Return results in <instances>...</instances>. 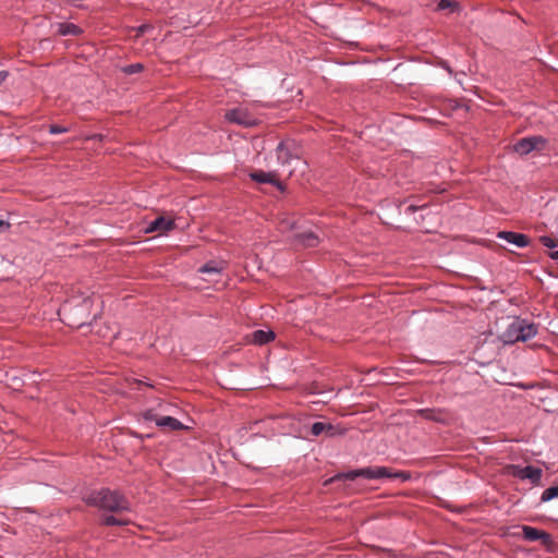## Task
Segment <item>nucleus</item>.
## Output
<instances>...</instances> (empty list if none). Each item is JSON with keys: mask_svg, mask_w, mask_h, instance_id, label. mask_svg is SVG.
Here are the masks:
<instances>
[{"mask_svg": "<svg viewBox=\"0 0 558 558\" xmlns=\"http://www.w3.org/2000/svg\"><path fill=\"white\" fill-rule=\"evenodd\" d=\"M84 501L88 506L98 507L102 510L113 513H124L131 511L129 500L119 492L102 488L88 493L84 497Z\"/></svg>", "mask_w": 558, "mask_h": 558, "instance_id": "obj_1", "label": "nucleus"}, {"mask_svg": "<svg viewBox=\"0 0 558 558\" xmlns=\"http://www.w3.org/2000/svg\"><path fill=\"white\" fill-rule=\"evenodd\" d=\"M365 477L367 480H377V478H401L402 481H408L410 475L404 472H391L390 469L386 466H369L354 471H350L347 473H340L336 476L327 480L324 485H329L331 483H336L338 481H353L356 477Z\"/></svg>", "mask_w": 558, "mask_h": 558, "instance_id": "obj_2", "label": "nucleus"}, {"mask_svg": "<svg viewBox=\"0 0 558 558\" xmlns=\"http://www.w3.org/2000/svg\"><path fill=\"white\" fill-rule=\"evenodd\" d=\"M537 333L534 324L526 323L520 318H512L507 324L506 329L498 336L499 340L505 344H513L518 341H526Z\"/></svg>", "mask_w": 558, "mask_h": 558, "instance_id": "obj_3", "label": "nucleus"}, {"mask_svg": "<svg viewBox=\"0 0 558 558\" xmlns=\"http://www.w3.org/2000/svg\"><path fill=\"white\" fill-rule=\"evenodd\" d=\"M226 119L244 128L257 125L260 121L259 117L248 107H239L228 110L225 114Z\"/></svg>", "mask_w": 558, "mask_h": 558, "instance_id": "obj_4", "label": "nucleus"}, {"mask_svg": "<svg viewBox=\"0 0 558 558\" xmlns=\"http://www.w3.org/2000/svg\"><path fill=\"white\" fill-rule=\"evenodd\" d=\"M507 469L508 473L513 475L514 477L521 480H530L535 485L539 484L543 474L541 469L531 465L522 468L519 465L511 464Z\"/></svg>", "mask_w": 558, "mask_h": 558, "instance_id": "obj_5", "label": "nucleus"}, {"mask_svg": "<svg viewBox=\"0 0 558 558\" xmlns=\"http://www.w3.org/2000/svg\"><path fill=\"white\" fill-rule=\"evenodd\" d=\"M521 529L524 539L530 542L539 541L547 549L553 550L554 541L549 533L530 525H522Z\"/></svg>", "mask_w": 558, "mask_h": 558, "instance_id": "obj_6", "label": "nucleus"}, {"mask_svg": "<svg viewBox=\"0 0 558 558\" xmlns=\"http://www.w3.org/2000/svg\"><path fill=\"white\" fill-rule=\"evenodd\" d=\"M544 145L545 140L542 136H532L521 138L514 144L513 149L520 155H527L534 149H542Z\"/></svg>", "mask_w": 558, "mask_h": 558, "instance_id": "obj_7", "label": "nucleus"}, {"mask_svg": "<svg viewBox=\"0 0 558 558\" xmlns=\"http://www.w3.org/2000/svg\"><path fill=\"white\" fill-rule=\"evenodd\" d=\"M497 238L502 239L518 247H525L530 244V239L525 234L512 231H500L497 233Z\"/></svg>", "mask_w": 558, "mask_h": 558, "instance_id": "obj_8", "label": "nucleus"}, {"mask_svg": "<svg viewBox=\"0 0 558 558\" xmlns=\"http://www.w3.org/2000/svg\"><path fill=\"white\" fill-rule=\"evenodd\" d=\"M223 263L209 262L199 268V272L207 276L205 280L217 281V277L221 275Z\"/></svg>", "mask_w": 558, "mask_h": 558, "instance_id": "obj_9", "label": "nucleus"}, {"mask_svg": "<svg viewBox=\"0 0 558 558\" xmlns=\"http://www.w3.org/2000/svg\"><path fill=\"white\" fill-rule=\"evenodd\" d=\"M173 220L160 216L148 225V227L146 228V232H166L173 229Z\"/></svg>", "mask_w": 558, "mask_h": 558, "instance_id": "obj_10", "label": "nucleus"}, {"mask_svg": "<svg viewBox=\"0 0 558 558\" xmlns=\"http://www.w3.org/2000/svg\"><path fill=\"white\" fill-rule=\"evenodd\" d=\"M251 179L258 182V183H269L276 186H280L279 179L277 178V174L274 172H265L262 170L252 172L250 174Z\"/></svg>", "mask_w": 558, "mask_h": 558, "instance_id": "obj_11", "label": "nucleus"}, {"mask_svg": "<svg viewBox=\"0 0 558 558\" xmlns=\"http://www.w3.org/2000/svg\"><path fill=\"white\" fill-rule=\"evenodd\" d=\"M295 236H296V241L300 244H302L304 246H308V247H314L319 242L318 235L316 233H314L313 231H305L302 233H298Z\"/></svg>", "mask_w": 558, "mask_h": 558, "instance_id": "obj_12", "label": "nucleus"}, {"mask_svg": "<svg viewBox=\"0 0 558 558\" xmlns=\"http://www.w3.org/2000/svg\"><path fill=\"white\" fill-rule=\"evenodd\" d=\"M311 433L313 436H319L325 433L328 436L336 434V427L329 423L316 422L312 425Z\"/></svg>", "mask_w": 558, "mask_h": 558, "instance_id": "obj_13", "label": "nucleus"}, {"mask_svg": "<svg viewBox=\"0 0 558 558\" xmlns=\"http://www.w3.org/2000/svg\"><path fill=\"white\" fill-rule=\"evenodd\" d=\"M157 426L162 428H169L171 430L184 428L183 424L172 416H160L157 420Z\"/></svg>", "mask_w": 558, "mask_h": 558, "instance_id": "obj_14", "label": "nucleus"}, {"mask_svg": "<svg viewBox=\"0 0 558 558\" xmlns=\"http://www.w3.org/2000/svg\"><path fill=\"white\" fill-rule=\"evenodd\" d=\"M57 32L61 36H78L82 29L73 23H59Z\"/></svg>", "mask_w": 558, "mask_h": 558, "instance_id": "obj_15", "label": "nucleus"}, {"mask_svg": "<svg viewBox=\"0 0 558 558\" xmlns=\"http://www.w3.org/2000/svg\"><path fill=\"white\" fill-rule=\"evenodd\" d=\"M277 158L282 165L290 162L292 156L290 154V147L288 142H281L277 147Z\"/></svg>", "mask_w": 558, "mask_h": 558, "instance_id": "obj_16", "label": "nucleus"}, {"mask_svg": "<svg viewBox=\"0 0 558 558\" xmlns=\"http://www.w3.org/2000/svg\"><path fill=\"white\" fill-rule=\"evenodd\" d=\"M275 338V335L272 331H265V330H255L252 333V341L257 344H265L272 340Z\"/></svg>", "mask_w": 558, "mask_h": 558, "instance_id": "obj_17", "label": "nucleus"}, {"mask_svg": "<svg viewBox=\"0 0 558 558\" xmlns=\"http://www.w3.org/2000/svg\"><path fill=\"white\" fill-rule=\"evenodd\" d=\"M130 520L123 518H117L114 515H106L102 519L105 525H128Z\"/></svg>", "mask_w": 558, "mask_h": 558, "instance_id": "obj_18", "label": "nucleus"}, {"mask_svg": "<svg viewBox=\"0 0 558 558\" xmlns=\"http://www.w3.org/2000/svg\"><path fill=\"white\" fill-rule=\"evenodd\" d=\"M554 498H558V485L545 489L541 496L543 502H547Z\"/></svg>", "mask_w": 558, "mask_h": 558, "instance_id": "obj_19", "label": "nucleus"}, {"mask_svg": "<svg viewBox=\"0 0 558 558\" xmlns=\"http://www.w3.org/2000/svg\"><path fill=\"white\" fill-rule=\"evenodd\" d=\"M459 8V3L453 0H440L437 4L438 10H447L450 9L454 11Z\"/></svg>", "mask_w": 558, "mask_h": 558, "instance_id": "obj_20", "label": "nucleus"}, {"mask_svg": "<svg viewBox=\"0 0 558 558\" xmlns=\"http://www.w3.org/2000/svg\"><path fill=\"white\" fill-rule=\"evenodd\" d=\"M539 241H541V243H542L544 246H546V247H548V248H551V250H553V248H555V247H558V240H555V239H553V238H550V236H547V235L541 236V238H539Z\"/></svg>", "mask_w": 558, "mask_h": 558, "instance_id": "obj_21", "label": "nucleus"}, {"mask_svg": "<svg viewBox=\"0 0 558 558\" xmlns=\"http://www.w3.org/2000/svg\"><path fill=\"white\" fill-rule=\"evenodd\" d=\"M150 29H153L151 25H149V24H142L138 27L135 28V32H136L135 37L142 36L147 31H150Z\"/></svg>", "mask_w": 558, "mask_h": 558, "instance_id": "obj_22", "label": "nucleus"}, {"mask_svg": "<svg viewBox=\"0 0 558 558\" xmlns=\"http://www.w3.org/2000/svg\"><path fill=\"white\" fill-rule=\"evenodd\" d=\"M160 416H158L156 413H154V411L149 410V411H146L144 413V418L146 421H154L156 424H157V420L159 418Z\"/></svg>", "mask_w": 558, "mask_h": 558, "instance_id": "obj_23", "label": "nucleus"}, {"mask_svg": "<svg viewBox=\"0 0 558 558\" xmlns=\"http://www.w3.org/2000/svg\"><path fill=\"white\" fill-rule=\"evenodd\" d=\"M66 131H68L66 128H62V126H59V125L52 124V125L49 126V132L51 134H60V133H64Z\"/></svg>", "mask_w": 558, "mask_h": 558, "instance_id": "obj_24", "label": "nucleus"}, {"mask_svg": "<svg viewBox=\"0 0 558 558\" xmlns=\"http://www.w3.org/2000/svg\"><path fill=\"white\" fill-rule=\"evenodd\" d=\"M121 70H132V71L144 70V66L142 63H132V64H129V65L122 68Z\"/></svg>", "mask_w": 558, "mask_h": 558, "instance_id": "obj_25", "label": "nucleus"}, {"mask_svg": "<svg viewBox=\"0 0 558 558\" xmlns=\"http://www.w3.org/2000/svg\"><path fill=\"white\" fill-rule=\"evenodd\" d=\"M424 207H425V205L420 206V207H417V206H415V205H410V206H408V207L405 208V214H408V215H410V214H414L417 209H422V208H424Z\"/></svg>", "mask_w": 558, "mask_h": 558, "instance_id": "obj_26", "label": "nucleus"}, {"mask_svg": "<svg viewBox=\"0 0 558 558\" xmlns=\"http://www.w3.org/2000/svg\"><path fill=\"white\" fill-rule=\"evenodd\" d=\"M549 255H550V257H551L553 259L558 260V250H557V251H553V252H550V254H549Z\"/></svg>", "mask_w": 558, "mask_h": 558, "instance_id": "obj_27", "label": "nucleus"}, {"mask_svg": "<svg viewBox=\"0 0 558 558\" xmlns=\"http://www.w3.org/2000/svg\"><path fill=\"white\" fill-rule=\"evenodd\" d=\"M5 77H7V73L0 72V85L4 82Z\"/></svg>", "mask_w": 558, "mask_h": 558, "instance_id": "obj_28", "label": "nucleus"}, {"mask_svg": "<svg viewBox=\"0 0 558 558\" xmlns=\"http://www.w3.org/2000/svg\"><path fill=\"white\" fill-rule=\"evenodd\" d=\"M4 226H5L4 220H2V219L0 218V228H2V227H4Z\"/></svg>", "mask_w": 558, "mask_h": 558, "instance_id": "obj_29", "label": "nucleus"}]
</instances>
